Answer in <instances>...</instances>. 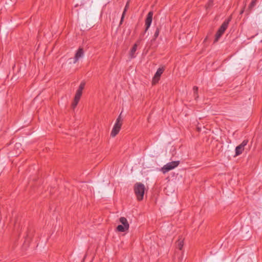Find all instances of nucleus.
Segmentation results:
<instances>
[{
	"instance_id": "nucleus-7",
	"label": "nucleus",
	"mask_w": 262,
	"mask_h": 262,
	"mask_svg": "<svg viewBox=\"0 0 262 262\" xmlns=\"http://www.w3.org/2000/svg\"><path fill=\"white\" fill-rule=\"evenodd\" d=\"M152 16H153V12L152 11L149 12L147 15L146 20H145V25H146L145 31H147L151 25V24L152 23Z\"/></svg>"
},
{
	"instance_id": "nucleus-9",
	"label": "nucleus",
	"mask_w": 262,
	"mask_h": 262,
	"mask_svg": "<svg viewBox=\"0 0 262 262\" xmlns=\"http://www.w3.org/2000/svg\"><path fill=\"white\" fill-rule=\"evenodd\" d=\"M163 69L159 68L158 69L157 71L155 73V76L153 78V80H152L153 83H156L159 81V78H160L161 74L163 73Z\"/></svg>"
},
{
	"instance_id": "nucleus-13",
	"label": "nucleus",
	"mask_w": 262,
	"mask_h": 262,
	"mask_svg": "<svg viewBox=\"0 0 262 262\" xmlns=\"http://www.w3.org/2000/svg\"><path fill=\"white\" fill-rule=\"evenodd\" d=\"M119 220L120 222L122 224V225L125 226H127V227H129V224L126 218L124 217H121Z\"/></svg>"
},
{
	"instance_id": "nucleus-12",
	"label": "nucleus",
	"mask_w": 262,
	"mask_h": 262,
	"mask_svg": "<svg viewBox=\"0 0 262 262\" xmlns=\"http://www.w3.org/2000/svg\"><path fill=\"white\" fill-rule=\"evenodd\" d=\"M129 227H127V226H123L122 225H119L117 226V229L119 232H125L128 229Z\"/></svg>"
},
{
	"instance_id": "nucleus-17",
	"label": "nucleus",
	"mask_w": 262,
	"mask_h": 262,
	"mask_svg": "<svg viewBox=\"0 0 262 262\" xmlns=\"http://www.w3.org/2000/svg\"><path fill=\"white\" fill-rule=\"evenodd\" d=\"M256 1L257 0H252V2H251L250 5H249V8L250 9H252L256 5Z\"/></svg>"
},
{
	"instance_id": "nucleus-14",
	"label": "nucleus",
	"mask_w": 262,
	"mask_h": 262,
	"mask_svg": "<svg viewBox=\"0 0 262 262\" xmlns=\"http://www.w3.org/2000/svg\"><path fill=\"white\" fill-rule=\"evenodd\" d=\"M183 245H184V242H183V239H179L178 241V242H177V248L180 250H182V249L183 247Z\"/></svg>"
},
{
	"instance_id": "nucleus-6",
	"label": "nucleus",
	"mask_w": 262,
	"mask_h": 262,
	"mask_svg": "<svg viewBox=\"0 0 262 262\" xmlns=\"http://www.w3.org/2000/svg\"><path fill=\"white\" fill-rule=\"evenodd\" d=\"M84 52L82 48H79L76 52L74 58H73V63H76L80 58H82Z\"/></svg>"
},
{
	"instance_id": "nucleus-18",
	"label": "nucleus",
	"mask_w": 262,
	"mask_h": 262,
	"mask_svg": "<svg viewBox=\"0 0 262 262\" xmlns=\"http://www.w3.org/2000/svg\"><path fill=\"white\" fill-rule=\"evenodd\" d=\"M84 86H85V82H82L80 83L78 90H79L80 91H82L84 88Z\"/></svg>"
},
{
	"instance_id": "nucleus-2",
	"label": "nucleus",
	"mask_w": 262,
	"mask_h": 262,
	"mask_svg": "<svg viewBox=\"0 0 262 262\" xmlns=\"http://www.w3.org/2000/svg\"><path fill=\"white\" fill-rule=\"evenodd\" d=\"M230 21V19L229 18L227 20H226L221 25L220 28H219V30L217 31L216 35H215V38L214 40L215 42H217L219 38L221 37V36L222 35V34L224 33L225 31L227 28L229 21Z\"/></svg>"
},
{
	"instance_id": "nucleus-11",
	"label": "nucleus",
	"mask_w": 262,
	"mask_h": 262,
	"mask_svg": "<svg viewBox=\"0 0 262 262\" xmlns=\"http://www.w3.org/2000/svg\"><path fill=\"white\" fill-rule=\"evenodd\" d=\"M129 1H128L127 3H126V4L125 5V7L124 9V10H123V13H122V16H121V20H120V25H121L122 24V22L123 21V19H124V16H125V13L129 7Z\"/></svg>"
},
{
	"instance_id": "nucleus-20",
	"label": "nucleus",
	"mask_w": 262,
	"mask_h": 262,
	"mask_svg": "<svg viewBox=\"0 0 262 262\" xmlns=\"http://www.w3.org/2000/svg\"><path fill=\"white\" fill-rule=\"evenodd\" d=\"M19 146H20V144L19 143H16L15 144V147H18Z\"/></svg>"
},
{
	"instance_id": "nucleus-8",
	"label": "nucleus",
	"mask_w": 262,
	"mask_h": 262,
	"mask_svg": "<svg viewBox=\"0 0 262 262\" xmlns=\"http://www.w3.org/2000/svg\"><path fill=\"white\" fill-rule=\"evenodd\" d=\"M121 125H122V124H118V123H115V124L113 126V128L112 129V130L111 132V136L114 137L116 136L118 134V133L119 132L120 130Z\"/></svg>"
},
{
	"instance_id": "nucleus-15",
	"label": "nucleus",
	"mask_w": 262,
	"mask_h": 262,
	"mask_svg": "<svg viewBox=\"0 0 262 262\" xmlns=\"http://www.w3.org/2000/svg\"><path fill=\"white\" fill-rule=\"evenodd\" d=\"M160 28H157L156 29V30L154 33V39H156L159 36V33H160Z\"/></svg>"
},
{
	"instance_id": "nucleus-19",
	"label": "nucleus",
	"mask_w": 262,
	"mask_h": 262,
	"mask_svg": "<svg viewBox=\"0 0 262 262\" xmlns=\"http://www.w3.org/2000/svg\"><path fill=\"white\" fill-rule=\"evenodd\" d=\"M198 90V89L197 87L194 86L193 88V91H194V94L195 95L197 94Z\"/></svg>"
},
{
	"instance_id": "nucleus-16",
	"label": "nucleus",
	"mask_w": 262,
	"mask_h": 262,
	"mask_svg": "<svg viewBox=\"0 0 262 262\" xmlns=\"http://www.w3.org/2000/svg\"><path fill=\"white\" fill-rule=\"evenodd\" d=\"M122 117H121V113L119 115V116L118 117L117 120H116V121L115 123H118V124H122Z\"/></svg>"
},
{
	"instance_id": "nucleus-3",
	"label": "nucleus",
	"mask_w": 262,
	"mask_h": 262,
	"mask_svg": "<svg viewBox=\"0 0 262 262\" xmlns=\"http://www.w3.org/2000/svg\"><path fill=\"white\" fill-rule=\"evenodd\" d=\"M180 163L179 161H172L169 162L165 165L162 168L161 171L163 173H166L169 171L177 167Z\"/></svg>"
},
{
	"instance_id": "nucleus-5",
	"label": "nucleus",
	"mask_w": 262,
	"mask_h": 262,
	"mask_svg": "<svg viewBox=\"0 0 262 262\" xmlns=\"http://www.w3.org/2000/svg\"><path fill=\"white\" fill-rule=\"evenodd\" d=\"M248 141L244 140L242 143L236 147L235 148V156H237L240 155L244 149L245 146L247 144Z\"/></svg>"
},
{
	"instance_id": "nucleus-10",
	"label": "nucleus",
	"mask_w": 262,
	"mask_h": 262,
	"mask_svg": "<svg viewBox=\"0 0 262 262\" xmlns=\"http://www.w3.org/2000/svg\"><path fill=\"white\" fill-rule=\"evenodd\" d=\"M140 42V40H139L137 41V42L132 47L130 52V56L131 58H134L135 57V54L137 51V46Z\"/></svg>"
},
{
	"instance_id": "nucleus-4",
	"label": "nucleus",
	"mask_w": 262,
	"mask_h": 262,
	"mask_svg": "<svg viewBox=\"0 0 262 262\" xmlns=\"http://www.w3.org/2000/svg\"><path fill=\"white\" fill-rule=\"evenodd\" d=\"M82 93V91H80L79 90H77L74 97V101L72 104V108L73 110H74L76 107L78 102L80 99Z\"/></svg>"
},
{
	"instance_id": "nucleus-1",
	"label": "nucleus",
	"mask_w": 262,
	"mask_h": 262,
	"mask_svg": "<svg viewBox=\"0 0 262 262\" xmlns=\"http://www.w3.org/2000/svg\"><path fill=\"white\" fill-rule=\"evenodd\" d=\"M145 187L143 184L137 183L134 187L135 193L137 196V199L141 201L143 199L144 194Z\"/></svg>"
}]
</instances>
